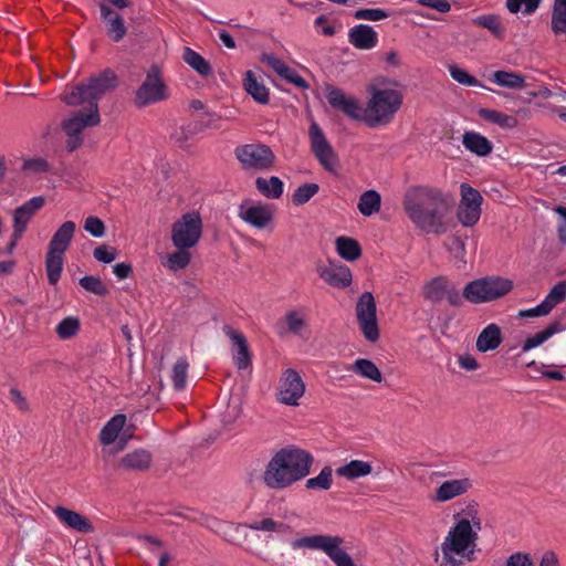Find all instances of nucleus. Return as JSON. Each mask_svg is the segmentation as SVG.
I'll return each instance as SVG.
<instances>
[{"label": "nucleus", "instance_id": "1", "mask_svg": "<svg viewBox=\"0 0 566 566\" xmlns=\"http://www.w3.org/2000/svg\"><path fill=\"white\" fill-rule=\"evenodd\" d=\"M453 205L452 195L429 186L410 187L402 200L403 210L413 226L433 234L447 232V219Z\"/></svg>", "mask_w": 566, "mask_h": 566}, {"label": "nucleus", "instance_id": "2", "mask_svg": "<svg viewBox=\"0 0 566 566\" xmlns=\"http://www.w3.org/2000/svg\"><path fill=\"white\" fill-rule=\"evenodd\" d=\"M314 462L313 455L296 446L280 449L271 458L263 473L264 484L272 490H283L307 476Z\"/></svg>", "mask_w": 566, "mask_h": 566}, {"label": "nucleus", "instance_id": "3", "mask_svg": "<svg viewBox=\"0 0 566 566\" xmlns=\"http://www.w3.org/2000/svg\"><path fill=\"white\" fill-rule=\"evenodd\" d=\"M460 514H454L455 524L450 528L448 535L441 544L442 558L440 566H460L461 559L454 556H471L476 546L479 535L472 528L469 518H459Z\"/></svg>", "mask_w": 566, "mask_h": 566}, {"label": "nucleus", "instance_id": "4", "mask_svg": "<svg viewBox=\"0 0 566 566\" xmlns=\"http://www.w3.org/2000/svg\"><path fill=\"white\" fill-rule=\"evenodd\" d=\"M118 85L116 73L105 69L97 75L88 77L86 83H81L62 96V101L69 106L86 105L87 108H98V101L107 92Z\"/></svg>", "mask_w": 566, "mask_h": 566}, {"label": "nucleus", "instance_id": "5", "mask_svg": "<svg viewBox=\"0 0 566 566\" xmlns=\"http://www.w3.org/2000/svg\"><path fill=\"white\" fill-rule=\"evenodd\" d=\"M370 98L365 107V124L370 127L388 125L402 105V94L392 88L370 87Z\"/></svg>", "mask_w": 566, "mask_h": 566}, {"label": "nucleus", "instance_id": "6", "mask_svg": "<svg viewBox=\"0 0 566 566\" xmlns=\"http://www.w3.org/2000/svg\"><path fill=\"white\" fill-rule=\"evenodd\" d=\"M513 282L501 276H485L469 282L463 289V296L472 304L488 303L509 294Z\"/></svg>", "mask_w": 566, "mask_h": 566}, {"label": "nucleus", "instance_id": "7", "mask_svg": "<svg viewBox=\"0 0 566 566\" xmlns=\"http://www.w3.org/2000/svg\"><path fill=\"white\" fill-rule=\"evenodd\" d=\"M344 538L332 535H310L296 538L292 542V547L310 548L324 552L336 566H356L350 555L342 548Z\"/></svg>", "mask_w": 566, "mask_h": 566}, {"label": "nucleus", "instance_id": "8", "mask_svg": "<svg viewBox=\"0 0 566 566\" xmlns=\"http://www.w3.org/2000/svg\"><path fill=\"white\" fill-rule=\"evenodd\" d=\"M202 219L198 211L184 213L171 226V242L175 248H193L202 237Z\"/></svg>", "mask_w": 566, "mask_h": 566}, {"label": "nucleus", "instance_id": "9", "mask_svg": "<svg viewBox=\"0 0 566 566\" xmlns=\"http://www.w3.org/2000/svg\"><path fill=\"white\" fill-rule=\"evenodd\" d=\"M235 158L245 171H265L273 167L275 156L268 145L245 144L234 149Z\"/></svg>", "mask_w": 566, "mask_h": 566}, {"label": "nucleus", "instance_id": "10", "mask_svg": "<svg viewBox=\"0 0 566 566\" xmlns=\"http://www.w3.org/2000/svg\"><path fill=\"white\" fill-rule=\"evenodd\" d=\"M101 122L98 108H87L77 111L70 118L62 122V129L67 135L66 149L72 153L77 149L82 143V132L86 127L97 126Z\"/></svg>", "mask_w": 566, "mask_h": 566}, {"label": "nucleus", "instance_id": "11", "mask_svg": "<svg viewBox=\"0 0 566 566\" xmlns=\"http://www.w3.org/2000/svg\"><path fill=\"white\" fill-rule=\"evenodd\" d=\"M355 312L359 329L365 339L376 343L380 337V332L377 321L376 301L371 292L366 291L360 294Z\"/></svg>", "mask_w": 566, "mask_h": 566}, {"label": "nucleus", "instance_id": "12", "mask_svg": "<svg viewBox=\"0 0 566 566\" xmlns=\"http://www.w3.org/2000/svg\"><path fill=\"white\" fill-rule=\"evenodd\" d=\"M460 195L457 219L463 227L471 228L481 218L483 197L478 189L467 182L461 184Z\"/></svg>", "mask_w": 566, "mask_h": 566}, {"label": "nucleus", "instance_id": "13", "mask_svg": "<svg viewBox=\"0 0 566 566\" xmlns=\"http://www.w3.org/2000/svg\"><path fill=\"white\" fill-rule=\"evenodd\" d=\"M168 98V88L159 75V67L151 65L145 81L135 94V105L139 108Z\"/></svg>", "mask_w": 566, "mask_h": 566}, {"label": "nucleus", "instance_id": "14", "mask_svg": "<svg viewBox=\"0 0 566 566\" xmlns=\"http://www.w3.org/2000/svg\"><path fill=\"white\" fill-rule=\"evenodd\" d=\"M326 99L335 111L343 113L350 119L365 123V108L360 106L357 98L346 95L338 87L328 85L326 87Z\"/></svg>", "mask_w": 566, "mask_h": 566}, {"label": "nucleus", "instance_id": "15", "mask_svg": "<svg viewBox=\"0 0 566 566\" xmlns=\"http://www.w3.org/2000/svg\"><path fill=\"white\" fill-rule=\"evenodd\" d=\"M305 385L300 374L292 368L283 371L277 388V400L287 406H297L304 395Z\"/></svg>", "mask_w": 566, "mask_h": 566}, {"label": "nucleus", "instance_id": "16", "mask_svg": "<svg viewBox=\"0 0 566 566\" xmlns=\"http://www.w3.org/2000/svg\"><path fill=\"white\" fill-rule=\"evenodd\" d=\"M308 135L311 140V150L316 159L327 171H334V161L336 158L335 151L316 122L311 124Z\"/></svg>", "mask_w": 566, "mask_h": 566}, {"label": "nucleus", "instance_id": "17", "mask_svg": "<svg viewBox=\"0 0 566 566\" xmlns=\"http://www.w3.org/2000/svg\"><path fill=\"white\" fill-rule=\"evenodd\" d=\"M319 277L328 285L336 289H346L350 285L353 276L348 266L329 262L327 265H318Z\"/></svg>", "mask_w": 566, "mask_h": 566}, {"label": "nucleus", "instance_id": "18", "mask_svg": "<svg viewBox=\"0 0 566 566\" xmlns=\"http://www.w3.org/2000/svg\"><path fill=\"white\" fill-rule=\"evenodd\" d=\"M45 203V199L42 196L33 197L18 207L13 212V232L17 235H23L27 227L33 216L39 211Z\"/></svg>", "mask_w": 566, "mask_h": 566}, {"label": "nucleus", "instance_id": "19", "mask_svg": "<svg viewBox=\"0 0 566 566\" xmlns=\"http://www.w3.org/2000/svg\"><path fill=\"white\" fill-rule=\"evenodd\" d=\"M239 217L244 222L256 229H264L273 220V210L265 205H253L250 207L240 206Z\"/></svg>", "mask_w": 566, "mask_h": 566}, {"label": "nucleus", "instance_id": "20", "mask_svg": "<svg viewBox=\"0 0 566 566\" xmlns=\"http://www.w3.org/2000/svg\"><path fill=\"white\" fill-rule=\"evenodd\" d=\"M472 485V481L469 478L447 480L436 489L433 501L439 503L448 502L467 493Z\"/></svg>", "mask_w": 566, "mask_h": 566}, {"label": "nucleus", "instance_id": "21", "mask_svg": "<svg viewBox=\"0 0 566 566\" xmlns=\"http://www.w3.org/2000/svg\"><path fill=\"white\" fill-rule=\"evenodd\" d=\"M223 332L232 340L233 346L237 347L235 353L233 354V360L237 368L242 370L250 367L251 354L245 336L228 325L223 327Z\"/></svg>", "mask_w": 566, "mask_h": 566}, {"label": "nucleus", "instance_id": "22", "mask_svg": "<svg viewBox=\"0 0 566 566\" xmlns=\"http://www.w3.org/2000/svg\"><path fill=\"white\" fill-rule=\"evenodd\" d=\"M101 17L107 27V34L114 42L124 39L127 32L123 17L105 3L99 4Z\"/></svg>", "mask_w": 566, "mask_h": 566}, {"label": "nucleus", "instance_id": "23", "mask_svg": "<svg viewBox=\"0 0 566 566\" xmlns=\"http://www.w3.org/2000/svg\"><path fill=\"white\" fill-rule=\"evenodd\" d=\"M350 44L359 50H370L378 43L377 32L368 24H358L349 30Z\"/></svg>", "mask_w": 566, "mask_h": 566}, {"label": "nucleus", "instance_id": "24", "mask_svg": "<svg viewBox=\"0 0 566 566\" xmlns=\"http://www.w3.org/2000/svg\"><path fill=\"white\" fill-rule=\"evenodd\" d=\"M55 516L66 526L81 533H91L94 531L93 524L82 514L66 509L56 506L54 509Z\"/></svg>", "mask_w": 566, "mask_h": 566}, {"label": "nucleus", "instance_id": "25", "mask_svg": "<svg viewBox=\"0 0 566 566\" xmlns=\"http://www.w3.org/2000/svg\"><path fill=\"white\" fill-rule=\"evenodd\" d=\"M75 228L76 226L73 221L62 223L51 238L48 250L52 253L64 254L74 237Z\"/></svg>", "mask_w": 566, "mask_h": 566}, {"label": "nucleus", "instance_id": "26", "mask_svg": "<svg viewBox=\"0 0 566 566\" xmlns=\"http://www.w3.org/2000/svg\"><path fill=\"white\" fill-rule=\"evenodd\" d=\"M153 461L151 453L145 449H137L120 458L118 467L126 471H146Z\"/></svg>", "mask_w": 566, "mask_h": 566}, {"label": "nucleus", "instance_id": "27", "mask_svg": "<svg viewBox=\"0 0 566 566\" xmlns=\"http://www.w3.org/2000/svg\"><path fill=\"white\" fill-rule=\"evenodd\" d=\"M462 144L467 150L479 157H485L493 150V144L476 132H465L462 136Z\"/></svg>", "mask_w": 566, "mask_h": 566}, {"label": "nucleus", "instance_id": "28", "mask_svg": "<svg viewBox=\"0 0 566 566\" xmlns=\"http://www.w3.org/2000/svg\"><path fill=\"white\" fill-rule=\"evenodd\" d=\"M501 343V328L496 324H490L478 336L475 346L479 352L486 353L496 349Z\"/></svg>", "mask_w": 566, "mask_h": 566}, {"label": "nucleus", "instance_id": "29", "mask_svg": "<svg viewBox=\"0 0 566 566\" xmlns=\"http://www.w3.org/2000/svg\"><path fill=\"white\" fill-rule=\"evenodd\" d=\"M126 423V416L123 413L112 417L99 432V441L103 446L112 444L118 437Z\"/></svg>", "mask_w": 566, "mask_h": 566}, {"label": "nucleus", "instance_id": "30", "mask_svg": "<svg viewBox=\"0 0 566 566\" xmlns=\"http://www.w3.org/2000/svg\"><path fill=\"white\" fill-rule=\"evenodd\" d=\"M243 86L248 94L260 104L266 105L270 101L269 90L265 85L259 82L252 71H247L243 80Z\"/></svg>", "mask_w": 566, "mask_h": 566}, {"label": "nucleus", "instance_id": "31", "mask_svg": "<svg viewBox=\"0 0 566 566\" xmlns=\"http://www.w3.org/2000/svg\"><path fill=\"white\" fill-rule=\"evenodd\" d=\"M562 331H563V326L558 321L551 323L542 332L527 337L522 345V352L526 353V352L542 345L547 339H549L553 335H555L556 333L562 332Z\"/></svg>", "mask_w": 566, "mask_h": 566}, {"label": "nucleus", "instance_id": "32", "mask_svg": "<svg viewBox=\"0 0 566 566\" xmlns=\"http://www.w3.org/2000/svg\"><path fill=\"white\" fill-rule=\"evenodd\" d=\"M63 264L64 254L57 252L52 253L48 250L45 255V271L50 285H55L60 281L63 271Z\"/></svg>", "mask_w": 566, "mask_h": 566}, {"label": "nucleus", "instance_id": "33", "mask_svg": "<svg viewBox=\"0 0 566 566\" xmlns=\"http://www.w3.org/2000/svg\"><path fill=\"white\" fill-rule=\"evenodd\" d=\"M255 188L269 199H279L283 195V181L275 176L269 179L259 177L255 180Z\"/></svg>", "mask_w": 566, "mask_h": 566}, {"label": "nucleus", "instance_id": "34", "mask_svg": "<svg viewBox=\"0 0 566 566\" xmlns=\"http://www.w3.org/2000/svg\"><path fill=\"white\" fill-rule=\"evenodd\" d=\"M371 472V465L369 462L361 460H352L336 469V474L344 476L348 480H355L360 476H366Z\"/></svg>", "mask_w": 566, "mask_h": 566}, {"label": "nucleus", "instance_id": "35", "mask_svg": "<svg viewBox=\"0 0 566 566\" xmlns=\"http://www.w3.org/2000/svg\"><path fill=\"white\" fill-rule=\"evenodd\" d=\"M336 251L347 261H355L361 255V248L359 243L352 238L348 237H338L335 240Z\"/></svg>", "mask_w": 566, "mask_h": 566}, {"label": "nucleus", "instance_id": "36", "mask_svg": "<svg viewBox=\"0 0 566 566\" xmlns=\"http://www.w3.org/2000/svg\"><path fill=\"white\" fill-rule=\"evenodd\" d=\"M381 197L376 190H366L359 197L357 208L365 217L377 213L380 209Z\"/></svg>", "mask_w": 566, "mask_h": 566}, {"label": "nucleus", "instance_id": "37", "mask_svg": "<svg viewBox=\"0 0 566 566\" xmlns=\"http://www.w3.org/2000/svg\"><path fill=\"white\" fill-rule=\"evenodd\" d=\"M473 23L489 30L499 40L505 36V29L501 22V18L496 14L479 15L473 19Z\"/></svg>", "mask_w": 566, "mask_h": 566}, {"label": "nucleus", "instance_id": "38", "mask_svg": "<svg viewBox=\"0 0 566 566\" xmlns=\"http://www.w3.org/2000/svg\"><path fill=\"white\" fill-rule=\"evenodd\" d=\"M478 114L484 120L496 124L502 128H514L517 125V119L515 117L495 109L480 108Z\"/></svg>", "mask_w": 566, "mask_h": 566}, {"label": "nucleus", "instance_id": "39", "mask_svg": "<svg viewBox=\"0 0 566 566\" xmlns=\"http://www.w3.org/2000/svg\"><path fill=\"white\" fill-rule=\"evenodd\" d=\"M177 251L174 253H169L166 258V261L163 262V265L170 271L177 272L186 269L190 261L191 254L189 252V248H176Z\"/></svg>", "mask_w": 566, "mask_h": 566}, {"label": "nucleus", "instance_id": "40", "mask_svg": "<svg viewBox=\"0 0 566 566\" xmlns=\"http://www.w3.org/2000/svg\"><path fill=\"white\" fill-rule=\"evenodd\" d=\"M448 279L444 276H437L429 281L423 286V296L426 300L433 304L440 303L443 300V291L448 284Z\"/></svg>", "mask_w": 566, "mask_h": 566}, {"label": "nucleus", "instance_id": "41", "mask_svg": "<svg viewBox=\"0 0 566 566\" xmlns=\"http://www.w3.org/2000/svg\"><path fill=\"white\" fill-rule=\"evenodd\" d=\"M491 80L497 85L507 88L516 90L525 86V78L522 75L509 71H495Z\"/></svg>", "mask_w": 566, "mask_h": 566}, {"label": "nucleus", "instance_id": "42", "mask_svg": "<svg viewBox=\"0 0 566 566\" xmlns=\"http://www.w3.org/2000/svg\"><path fill=\"white\" fill-rule=\"evenodd\" d=\"M552 31L556 35L566 33V0H554L552 10Z\"/></svg>", "mask_w": 566, "mask_h": 566}, {"label": "nucleus", "instance_id": "43", "mask_svg": "<svg viewBox=\"0 0 566 566\" xmlns=\"http://www.w3.org/2000/svg\"><path fill=\"white\" fill-rule=\"evenodd\" d=\"M184 60L189 66H191L202 76H207L211 73L210 63L203 56H201L199 53H197L190 48H185Z\"/></svg>", "mask_w": 566, "mask_h": 566}, {"label": "nucleus", "instance_id": "44", "mask_svg": "<svg viewBox=\"0 0 566 566\" xmlns=\"http://www.w3.org/2000/svg\"><path fill=\"white\" fill-rule=\"evenodd\" d=\"M353 370L373 381L380 382L382 380V376L376 364L366 358L357 359L353 365Z\"/></svg>", "mask_w": 566, "mask_h": 566}, {"label": "nucleus", "instance_id": "45", "mask_svg": "<svg viewBox=\"0 0 566 566\" xmlns=\"http://www.w3.org/2000/svg\"><path fill=\"white\" fill-rule=\"evenodd\" d=\"M333 484V469L329 465L324 467L315 478L307 479L305 486L308 490H329Z\"/></svg>", "mask_w": 566, "mask_h": 566}, {"label": "nucleus", "instance_id": "46", "mask_svg": "<svg viewBox=\"0 0 566 566\" xmlns=\"http://www.w3.org/2000/svg\"><path fill=\"white\" fill-rule=\"evenodd\" d=\"M543 0H506L505 7L509 12L516 14L522 12L524 15L533 14L541 6Z\"/></svg>", "mask_w": 566, "mask_h": 566}, {"label": "nucleus", "instance_id": "47", "mask_svg": "<svg viewBox=\"0 0 566 566\" xmlns=\"http://www.w3.org/2000/svg\"><path fill=\"white\" fill-rule=\"evenodd\" d=\"M189 364L186 358L177 359L172 367V386L176 390L181 391L186 388Z\"/></svg>", "mask_w": 566, "mask_h": 566}, {"label": "nucleus", "instance_id": "48", "mask_svg": "<svg viewBox=\"0 0 566 566\" xmlns=\"http://www.w3.org/2000/svg\"><path fill=\"white\" fill-rule=\"evenodd\" d=\"M319 186L315 182H308L297 187L292 195L294 206H303L308 202L317 192Z\"/></svg>", "mask_w": 566, "mask_h": 566}, {"label": "nucleus", "instance_id": "49", "mask_svg": "<svg viewBox=\"0 0 566 566\" xmlns=\"http://www.w3.org/2000/svg\"><path fill=\"white\" fill-rule=\"evenodd\" d=\"M80 331V319L74 316L63 318L55 327V332L61 339H70Z\"/></svg>", "mask_w": 566, "mask_h": 566}, {"label": "nucleus", "instance_id": "50", "mask_svg": "<svg viewBox=\"0 0 566 566\" xmlns=\"http://www.w3.org/2000/svg\"><path fill=\"white\" fill-rule=\"evenodd\" d=\"M285 323L287 332L300 335L301 331L306 326L305 314L302 310L289 311L285 314Z\"/></svg>", "mask_w": 566, "mask_h": 566}, {"label": "nucleus", "instance_id": "51", "mask_svg": "<svg viewBox=\"0 0 566 566\" xmlns=\"http://www.w3.org/2000/svg\"><path fill=\"white\" fill-rule=\"evenodd\" d=\"M80 285L87 292H91L98 296L108 294L107 286L102 282L101 277L94 275H85L80 279Z\"/></svg>", "mask_w": 566, "mask_h": 566}, {"label": "nucleus", "instance_id": "52", "mask_svg": "<svg viewBox=\"0 0 566 566\" xmlns=\"http://www.w3.org/2000/svg\"><path fill=\"white\" fill-rule=\"evenodd\" d=\"M449 73L451 77L459 84L465 86H481L486 88L484 85L481 84V82L476 77L469 74L465 70L459 67L455 64L449 66Z\"/></svg>", "mask_w": 566, "mask_h": 566}, {"label": "nucleus", "instance_id": "53", "mask_svg": "<svg viewBox=\"0 0 566 566\" xmlns=\"http://www.w3.org/2000/svg\"><path fill=\"white\" fill-rule=\"evenodd\" d=\"M249 528L253 531H265V532H285L291 527L284 523L275 522L272 518H263L261 521H255L248 525Z\"/></svg>", "mask_w": 566, "mask_h": 566}, {"label": "nucleus", "instance_id": "54", "mask_svg": "<svg viewBox=\"0 0 566 566\" xmlns=\"http://www.w3.org/2000/svg\"><path fill=\"white\" fill-rule=\"evenodd\" d=\"M566 298V282L562 281L555 284L546 297L543 300L552 311L557 304Z\"/></svg>", "mask_w": 566, "mask_h": 566}, {"label": "nucleus", "instance_id": "55", "mask_svg": "<svg viewBox=\"0 0 566 566\" xmlns=\"http://www.w3.org/2000/svg\"><path fill=\"white\" fill-rule=\"evenodd\" d=\"M444 298L451 306L454 307H460L463 304V300H465L463 292L461 293L457 285L451 281H448V284L443 291V300Z\"/></svg>", "mask_w": 566, "mask_h": 566}, {"label": "nucleus", "instance_id": "56", "mask_svg": "<svg viewBox=\"0 0 566 566\" xmlns=\"http://www.w3.org/2000/svg\"><path fill=\"white\" fill-rule=\"evenodd\" d=\"M390 13L384 9H359L354 13V17L358 20L379 21L386 19Z\"/></svg>", "mask_w": 566, "mask_h": 566}, {"label": "nucleus", "instance_id": "57", "mask_svg": "<svg viewBox=\"0 0 566 566\" xmlns=\"http://www.w3.org/2000/svg\"><path fill=\"white\" fill-rule=\"evenodd\" d=\"M447 249L454 258L462 259L465 254V243L458 234L449 237L446 241Z\"/></svg>", "mask_w": 566, "mask_h": 566}, {"label": "nucleus", "instance_id": "58", "mask_svg": "<svg viewBox=\"0 0 566 566\" xmlns=\"http://www.w3.org/2000/svg\"><path fill=\"white\" fill-rule=\"evenodd\" d=\"M282 78L286 80L289 83L294 84L300 88H307V82L292 67L285 65L279 74Z\"/></svg>", "mask_w": 566, "mask_h": 566}, {"label": "nucleus", "instance_id": "59", "mask_svg": "<svg viewBox=\"0 0 566 566\" xmlns=\"http://www.w3.org/2000/svg\"><path fill=\"white\" fill-rule=\"evenodd\" d=\"M84 229L94 238H101L105 234L104 222L97 217L86 218Z\"/></svg>", "mask_w": 566, "mask_h": 566}, {"label": "nucleus", "instance_id": "60", "mask_svg": "<svg viewBox=\"0 0 566 566\" xmlns=\"http://www.w3.org/2000/svg\"><path fill=\"white\" fill-rule=\"evenodd\" d=\"M93 256L103 263H111L116 259V249L102 244L94 249Z\"/></svg>", "mask_w": 566, "mask_h": 566}, {"label": "nucleus", "instance_id": "61", "mask_svg": "<svg viewBox=\"0 0 566 566\" xmlns=\"http://www.w3.org/2000/svg\"><path fill=\"white\" fill-rule=\"evenodd\" d=\"M50 168L49 163L43 158H32L23 163L22 169L32 172H44Z\"/></svg>", "mask_w": 566, "mask_h": 566}, {"label": "nucleus", "instance_id": "62", "mask_svg": "<svg viewBox=\"0 0 566 566\" xmlns=\"http://www.w3.org/2000/svg\"><path fill=\"white\" fill-rule=\"evenodd\" d=\"M506 566H534L530 554L514 553L506 559Z\"/></svg>", "mask_w": 566, "mask_h": 566}, {"label": "nucleus", "instance_id": "63", "mask_svg": "<svg viewBox=\"0 0 566 566\" xmlns=\"http://www.w3.org/2000/svg\"><path fill=\"white\" fill-rule=\"evenodd\" d=\"M551 311L544 301H542L537 306L530 308V310H523L520 312V317H541L546 316L549 314Z\"/></svg>", "mask_w": 566, "mask_h": 566}, {"label": "nucleus", "instance_id": "64", "mask_svg": "<svg viewBox=\"0 0 566 566\" xmlns=\"http://www.w3.org/2000/svg\"><path fill=\"white\" fill-rule=\"evenodd\" d=\"M418 3L434 9L440 13H447L451 10V4L448 0H418Z\"/></svg>", "mask_w": 566, "mask_h": 566}]
</instances>
